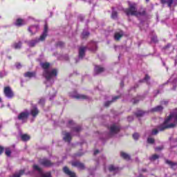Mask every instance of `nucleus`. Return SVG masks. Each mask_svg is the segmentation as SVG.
<instances>
[{
    "instance_id": "bf43d9fd",
    "label": "nucleus",
    "mask_w": 177,
    "mask_h": 177,
    "mask_svg": "<svg viewBox=\"0 0 177 177\" xmlns=\"http://www.w3.org/2000/svg\"><path fill=\"white\" fill-rule=\"evenodd\" d=\"M77 156H82V154H78V153H77Z\"/></svg>"
},
{
    "instance_id": "603ef678",
    "label": "nucleus",
    "mask_w": 177,
    "mask_h": 177,
    "mask_svg": "<svg viewBox=\"0 0 177 177\" xmlns=\"http://www.w3.org/2000/svg\"><path fill=\"white\" fill-rule=\"evenodd\" d=\"M133 103V104H136L139 103V100H135Z\"/></svg>"
},
{
    "instance_id": "69168bd1",
    "label": "nucleus",
    "mask_w": 177,
    "mask_h": 177,
    "mask_svg": "<svg viewBox=\"0 0 177 177\" xmlns=\"http://www.w3.org/2000/svg\"><path fill=\"white\" fill-rule=\"evenodd\" d=\"M176 1H177V0H176Z\"/></svg>"
},
{
    "instance_id": "9b49d317",
    "label": "nucleus",
    "mask_w": 177,
    "mask_h": 177,
    "mask_svg": "<svg viewBox=\"0 0 177 177\" xmlns=\"http://www.w3.org/2000/svg\"><path fill=\"white\" fill-rule=\"evenodd\" d=\"M162 110H164V106L158 105L154 108H152L150 111L151 113H162Z\"/></svg>"
},
{
    "instance_id": "ddd939ff",
    "label": "nucleus",
    "mask_w": 177,
    "mask_h": 177,
    "mask_svg": "<svg viewBox=\"0 0 177 177\" xmlns=\"http://www.w3.org/2000/svg\"><path fill=\"white\" fill-rule=\"evenodd\" d=\"M72 165H73V167H76L77 168H79L80 169H85V165H84V163H82L80 161L73 162Z\"/></svg>"
},
{
    "instance_id": "e2e57ef3",
    "label": "nucleus",
    "mask_w": 177,
    "mask_h": 177,
    "mask_svg": "<svg viewBox=\"0 0 177 177\" xmlns=\"http://www.w3.org/2000/svg\"><path fill=\"white\" fill-rule=\"evenodd\" d=\"M2 128V126L0 124V129H1Z\"/></svg>"
},
{
    "instance_id": "864d4df0",
    "label": "nucleus",
    "mask_w": 177,
    "mask_h": 177,
    "mask_svg": "<svg viewBox=\"0 0 177 177\" xmlns=\"http://www.w3.org/2000/svg\"><path fill=\"white\" fill-rule=\"evenodd\" d=\"M74 124V122L73 120H69L68 121V124L69 125H73Z\"/></svg>"
},
{
    "instance_id": "6e6552de",
    "label": "nucleus",
    "mask_w": 177,
    "mask_h": 177,
    "mask_svg": "<svg viewBox=\"0 0 177 177\" xmlns=\"http://www.w3.org/2000/svg\"><path fill=\"white\" fill-rule=\"evenodd\" d=\"M86 49H88L86 46H81L79 48V59H84Z\"/></svg>"
},
{
    "instance_id": "4d7b16f0",
    "label": "nucleus",
    "mask_w": 177,
    "mask_h": 177,
    "mask_svg": "<svg viewBox=\"0 0 177 177\" xmlns=\"http://www.w3.org/2000/svg\"><path fill=\"white\" fill-rule=\"evenodd\" d=\"M162 103L167 106V104H168V101H163Z\"/></svg>"
},
{
    "instance_id": "4be33fe9",
    "label": "nucleus",
    "mask_w": 177,
    "mask_h": 177,
    "mask_svg": "<svg viewBox=\"0 0 177 177\" xmlns=\"http://www.w3.org/2000/svg\"><path fill=\"white\" fill-rule=\"evenodd\" d=\"M37 75V73L35 72H26V73H24V77L26 78H32L34 77H35V75Z\"/></svg>"
},
{
    "instance_id": "1a4fd4ad",
    "label": "nucleus",
    "mask_w": 177,
    "mask_h": 177,
    "mask_svg": "<svg viewBox=\"0 0 177 177\" xmlns=\"http://www.w3.org/2000/svg\"><path fill=\"white\" fill-rule=\"evenodd\" d=\"M121 131V127L120 126H117L115 124H113L110 127L111 133H118Z\"/></svg>"
},
{
    "instance_id": "6ab92c4d",
    "label": "nucleus",
    "mask_w": 177,
    "mask_h": 177,
    "mask_svg": "<svg viewBox=\"0 0 177 177\" xmlns=\"http://www.w3.org/2000/svg\"><path fill=\"white\" fill-rule=\"evenodd\" d=\"M38 42H39V39H38V38L35 39H32L30 40L28 42V46H30V48H34V46H35Z\"/></svg>"
},
{
    "instance_id": "a19ab883",
    "label": "nucleus",
    "mask_w": 177,
    "mask_h": 177,
    "mask_svg": "<svg viewBox=\"0 0 177 177\" xmlns=\"http://www.w3.org/2000/svg\"><path fill=\"white\" fill-rule=\"evenodd\" d=\"M15 67L18 69L20 70V68H21L22 66L21 64H20V62H17L15 64Z\"/></svg>"
},
{
    "instance_id": "20e7f679",
    "label": "nucleus",
    "mask_w": 177,
    "mask_h": 177,
    "mask_svg": "<svg viewBox=\"0 0 177 177\" xmlns=\"http://www.w3.org/2000/svg\"><path fill=\"white\" fill-rule=\"evenodd\" d=\"M28 117H30V112L28 111H24V112H21L19 115H18V120H19V121H27V120H28Z\"/></svg>"
},
{
    "instance_id": "f03ea898",
    "label": "nucleus",
    "mask_w": 177,
    "mask_h": 177,
    "mask_svg": "<svg viewBox=\"0 0 177 177\" xmlns=\"http://www.w3.org/2000/svg\"><path fill=\"white\" fill-rule=\"evenodd\" d=\"M128 8L124 10V12L127 16H136L138 12V4L128 1Z\"/></svg>"
},
{
    "instance_id": "bb28decb",
    "label": "nucleus",
    "mask_w": 177,
    "mask_h": 177,
    "mask_svg": "<svg viewBox=\"0 0 177 177\" xmlns=\"http://www.w3.org/2000/svg\"><path fill=\"white\" fill-rule=\"evenodd\" d=\"M114 38H115V41H120V39H121V38H122V35L120 34L119 32H117L115 34Z\"/></svg>"
},
{
    "instance_id": "f257e3e1",
    "label": "nucleus",
    "mask_w": 177,
    "mask_h": 177,
    "mask_svg": "<svg viewBox=\"0 0 177 177\" xmlns=\"http://www.w3.org/2000/svg\"><path fill=\"white\" fill-rule=\"evenodd\" d=\"M41 66L44 70L43 75L46 81L51 80L52 77H57V69L54 68L52 71H49V67H50V64L49 62H43L41 64Z\"/></svg>"
},
{
    "instance_id": "b1692460",
    "label": "nucleus",
    "mask_w": 177,
    "mask_h": 177,
    "mask_svg": "<svg viewBox=\"0 0 177 177\" xmlns=\"http://www.w3.org/2000/svg\"><path fill=\"white\" fill-rule=\"evenodd\" d=\"M21 41L16 42L13 44L12 48H14V49H21Z\"/></svg>"
},
{
    "instance_id": "5fc2aeb1",
    "label": "nucleus",
    "mask_w": 177,
    "mask_h": 177,
    "mask_svg": "<svg viewBox=\"0 0 177 177\" xmlns=\"http://www.w3.org/2000/svg\"><path fill=\"white\" fill-rule=\"evenodd\" d=\"M96 154H99V150H98V149H96V150L94 151V156H96Z\"/></svg>"
},
{
    "instance_id": "a18cd8bd",
    "label": "nucleus",
    "mask_w": 177,
    "mask_h": 177,
    "mask_svg": "<svg viewBox=\"0 0 177 177\" xmlns=\"http://www.w3.org/2000/svg\"><path fill=\"white\" fill-rule=\"evenodd\" d=\"M157 133H158V130L157 129L152 130L151 135H157Z\"/></svg>"
},
{
    "instance_id": "423d86ee",
    "label": "nucleus",
    "mask_w": 177,
    "mask_h": 177,
    "mask_svg": "<svg viewBox=\"0 0 177 177\" xmlns=\"http://www.w3.org/2000/svg\"><path fill=\"white\" fill-rule=\"evenodd\" d=\"M106 71V68L104 67H102L100 65H95L94 68V73L95 75H98V74H102V73H104Z\"/></svg>"
},
{
    "instance_id": "a211bd4d",
    "label": "nucleus",
    "mask_w": 177,
    "mask_h": 177,
    "mask_svg": "<svg viewBox=\"0 0 177 177\" xmlns=\"http://www.w3.org/2000/svg\"><path fill=\"white\" fill-rule=\"evenodd\" d=\"M160 3L162 5H165V3H167L168 8L171 9V8H172V4L174 3V0H160Z\"/></svg>"
},
{
    "instance_id": "a878e982",
    "label": "nucleus",
    "mask_w": 177,
    "mask_h": 177,
    "mask_svg": "<svg viewBox=\"0 0 177 177\" xmlns=\"http://www.w3.org/2000/svg\"><path fill=\"white\" fill-rule=\"evenodd\" d=\"M120 156L124 160H131V156H129V155H128V153H126L125 152H122L120 153Z\"/></svg>"
},
{
    "instance_id": "473e14b6",
    "label": "nucleus",
    "mask_w": 177,
    "mask_h": 177,
    "mask_svg": "<svg viewBox=\"0 0 177 177\" xmlns=\"http://www.w3.org/2000/svg\"><path fill=\"white\" fill-rule=\"evenodd\" d=\"M73 131H74L75 132H81V131H82V127H81L80 126H77L76 127H74L73 129Z\"/></svg>"
},
{
    "instance_id": "13d9d810",
    "label": "nucleus",
    "mask_w": 177,
    "mask_h": 177,
    "mask_svg": "<svg viewBox=\"0 0 177 177\" xmlns=\"http://www.w3.org/2000/svg\"><path fill=\"white\" fill-rule=\"evenodd\" d=\"M142 172H146V169L142 170Z\"/></svg>"
},
{
    "instance_id": "2eb2a0df",
    "label": "nucleus",
    "mask_w": 177,
    "mask_h": 177,
    "mask_svg": "<svg viewBox=\"0 0 177 177\" xmlns=\"http://www.w3.org/2000/svg\"><path fill=\"white\" fill-rule=\"evenodd\" d=\"M15 26L17 27H22V26H24L26 24V21H24V19L18 18L15 22Z\"/></svg>"
},
{
    "instance_id": "393cba45",
    "label": "nucleus",
    "mask_w": 177,
    "mask_h": 177,
    "mask_svg": "<svg viewBox=\"0 0 177 177\" xmlns=\"http://www.w3.org/2000/svg\"><path fill=\"white\" fill-rule=\"evenodd\" d=\"M109 171L110 172L118 171V167H115L113 165H111L109 167Z\"/></svg>"
},
{
    "instance_id": "c756f323",
    "label": "nucleus",
    "mask_w": 177,
    "mask_h": 177,
    "mask_svg": "<svg viewBox=\"0 0 177 177\" xmlns=\"http://www.w3.org/2000/svg\"><path fill=\"white\" fill-rule=\"evenodd\" d=\"M158 158H160V156L158 155L153 154L151 158H149V160H151V161H154L156 160H158Z\"/></svg>"
},
{
    "instance_id": "f3484780",
    "label": "nucleus",
    "mask_w": 177,
    "mask_h": 177,
    "mask_svg": "<svg viewBox=\"0 0 177 177\" xmlns=\"http://www.w3.org/2000/svg\"><path fill=\"white\" fill-rule=\"evenodd\" d=\"M72 97L73 99H77V100H85L88 99V96L83 94H77V95H73Z\"/></svg>"
},
{
    "instance_id": "39448f33",
    "label": "nucleus",
    "mask_w": 177,
    "mask_h": 177,
    "mask_svg": "<svg viewBox=\"0 0 177 177\" xmlns=\"http://www.w3.org/2000/svg\"><path fill=\"white\" fill-rule=\"evenodd\" d=\"M40 164L41 165H43V167H46V168L53 167V165H55V163L52 162L50 160L46 158H44L40 160Z\"/></svg>"
},
{
    "instance_id": "c03bdc74",
    "label": "nucleus",
    "mask_w": 177,
    "mask_h": 177,
    "mask_svg": "<svg viewBox=\"0 0 177 177\" xmlns=\"http://www.w3.org/2000/svg\"><path fill=\"white\" fill-rule=\"evenodd\" d=\"M43 33L48 35V25L47 24L44 25V30Z\"/></svg>"
},
{
    "instance_id": "de8ad7c7",
    "label": "nucleus",
    "mask_w": 177,
    "mask_h": 177,
    "mask_svg": "<svg viewBox=\"0 0 177 177\" xmlns=\"http://www.w3.org/2000/svg\"><path fill=\"white\" fill-rule=\"evenodd\" d=\"M41 177H52V175L50 173H47L46 174H43Z\"/></svg>"
},
{
    "instance_id": "680f3d73",
    "label": "nucleus",
    "mask_w": 177,
    "mask_h": 177,
    "mask_svg": "<svg viewBox=\"0 0 177 177\" xmlns=\"http://www.w3.org/2000/svg\"><path fill=\"white\" fill-rule=\"evenodd\" d=\"M1 102H2V99L1 98H0V103H1Z\"/></svg>"
},
{
    "instance_id": "4c0bfd02",
    "label": "nucleus",
    "mask_w": 177,
    "mask_h": 177,
    "mask_svg": "<svg viewBox=\"0 0 177 177\" xmlns=\"http://www.w3.org/2000/svg\"><path fill=\"white\" fill-rule=\"evenodd\" d=\"M56 46H59V48H63V46H64V42H63V41H58L56 44Z\"/></svg>"
},
{
    "instance_id": "0eeeda50",
    "label": "nucleus",
    "mask_w": 177,
    "mask_h": 177,
    "mask_svg": "<svg viewBox=\"0 0 177 177\" xmlns=\"http://www.w3.org/2000/svg\"><path fill=\"white\" fill-rule=\"evenodd\" d=\"M29 114H30V115H32L33 118H35L38 115V114H39V109H38L37 105H34L32 106V108L30 109Z\"/></svg>"
},
{
    "instance_id": "09e8293b",
    "label": "nucleus",
    "mask_w": 177,
    "mask_h": 177,
    "mask_svg": "<svg viewBox=\"0 0 177 177\" xmlns=\"http://www.w3.org/2000/svg\"><path fill=\"white\" fill-rule=\"evenodd\" d=\"M4 150H5V148L2 146H0V156L1 154H2V153H3Z\"/></svg>"
},
{
    "instance_id": "6e6d98bb",
    "label": "nucleus",
    "mask_w": 177,
    "mask_h": 177,
    "mask_svg": "<svg viewBox=\"0 0 177 177\" xmlns=\"http://www.w3.org/2000/svg\"><path fill=\"white\" fill-rule=\"evenodd\" d=\"M120 86H121V88H124V82L123 81H122L120 82Z\"/></svg>"
},
{
    "instance_id": "37998d69",
    "label": "nucleus",
    "mask_w": 177,
    "mask_h": 177,
    "mask_svg": "<svg viewBox=\"0 0 177 177\" xmlns=\"http://www.w3.org/2000/svg\"><path fill=\"white\" fill-rule=\"evenodd\" d=\"M164 147L161 146V147H157L155 148V151H161V150H163Z\"/></svg>"
},
{
    "instance_id": "c85d7f7f",
    "label": "nucleus",
    "mask_w": 177,
    "mask_h": 177,
    "mask_svg": "<svg viewBox=\"0 0 177 177\" xmlns=\"http://www.w3.org/2000/svg\"><path fill=\"white\" fill-rule=\"evenodd\" d=\"M24 170H20L18 174H15L12 176V177H21V175H24Z\"/></svg>"
},
{
    "instance_id": "052dcab7",
    "label": "nucleus",
    "mask_w": 177,
    "mask_h": 177,
    "mask_svg": "<svg viewBox=\"0 0 177 177\" xmlns=\"http://www.w3.org/2000/svg\"><path fill=\"white\" fill-rule=\"evenodd\" d=\"M145 1H146V2L147 3V2H149L150 0H145Z\"/></svg>"
},
{
    "instance_id": "58836bf2",
    "label": "nucleus",
    "mask_w": 177,
    "mask_h": 177,
    "mask_svg": "<svg viewBox=\"0 0 177 177\" xmlns=\"http://www.w3.org/2000/svg\"><path fill=\"white\" fill-rule=\"evenodd\" d=\"M133 138L135 140H138V139H139V133H135L133 134Z\"/></svg>"
},
{
    "instance_id": "4468645a",
    "label": "nucleus",
    "mask_w": 177,
    "mask_h": 177,
    "mask_svg": "<svg viewBox=\"0 0 177 177\" xmlns=\"http://www.w3.org/2000/svg\"><path fill=\"white\" fill-rule=\"evenodd\" d=\"M165 164H167L171 168V169H175L177 168V162H173L169 160H165Z\"/></svg>"
},
{
    "instance_id": "9d476101",
    "label": "nucleus",
    "mask_w": 177,
    "mask_h": 177,
    "mask_svg": "<svg viewBox=\"0 0 177 177\" xmlns=\"http://www.w3.org/2000/svg\"><path fill=\"white\" fill-rule=\"evenodd\" d=\"M62 135H64L63 140H64V142H67L68 143H70V142H71V140L73 138H72L71 134L70 133H66V132L63 131Z\"/></svg>"
},
{
    "instance_id": "72a5a7b5",
    "label": "nucleus",
    "mask_w": 177,
    "mask_h": 177,
    "mask_svg": "<svg viewBox=\"0 0 177 177\" xmlns=\"http://www.w3.org/2000/svg\"><path fill=\"white\" fill-rule=\"evenodd\" d=\"M82 38L85 39L86 38H88V37H89V32H83L82 33Z\"/></svg>"
},
{
    "instance_id": "0e129e2a",
    "label": "nucleus",
    "mask_w": 177,
    "mask_h": 177,
    "mask_svg": "<svg viewBox=\"0 0 177 177\" xmlns=\"http://www.w3.org/2000/svg\"><path fill=\"white\" fill-rule=\"evenodd\" d=\"M158 93H160V91H158Z\"/></svg>"
},
{
    "instance_id": "5701e85b",
    "label": "nucleus",
    "mask_w": 177,
    "mask_h": 177,
    "mask_svg": "<svg viewBox=\"0 0 177 177\" xmlns=\"http://www.w3.org/2000/svg\"><path fill=\"white\" fill-rule=\"evenodd\" d=\"M21 139L22 142H28L31 139V137L28 134H22L21 135Z\"/></svg>"
},
{
    "instance_id": "f8f14e48",
    "label": "nucleus",
    "mask_w": 177,
    "mask_h": 177,
    "mask_svg": "<svg viewBox=\"0 0 177 177\" xmlns=\"http://www.w3.org/2000/svg\"><path fill=\"white\" fill-rule=\"evenodd\" d=\"M63 171H64V174H66V175H68L70 177H77L75 176V173L70 171V169L67 167H64L63 168Z\"/></svg>"
},
{
    "instance_id": "cd10ccee",
    "label": "nucleus",
    "mask_w": 177,
    "mask_h": 177,
    "mask_svg": "<svg viewBox=\"0 0 177 177\" xmlns=\"http://www.w3.org/2000/svg\"><path fill=\"white\" fill-rule=\"evenodd\" d=\"M135 115H136V117H143V115H145V111H138V112L135 113Z\"/></svg>"
},
{
    "instance_id": "7c9ffc66",
    "label": "nucleus",
    "mask_w": 177,
    "mask_h": 177,
    "mask_svg": "<svg viewBox=\"0 0 177 177\" xmlns=\"http://www.w3.org/2000/svg\"><path fill=\"white\" fill-rule=\"evenodd\" d=\"M46 37H48V35L46 33H42L39 39H39V41H44L46 38Z\"/></svg>"
},
{
    "instance_id": "8fccbe9b",
    "label": "nucleus",
    "mask_w": 177,
    "mask_h": 177,
    "mask_svg": "<svg viewBox=\"0 0 177 177\" xmlns=\"http://www.w3.org/2000/svg\"><path fill=\"white\" fill-rule=\"evenodd\" d=\"M171 48V44H168L167 46L164 47V49H169Z\"/></svg>"
},
{
    "instance_id": "aec40b11",
    "label": "nucleus",
    "mask_w": 177,
    "mask_h": 177,
    "mask_svg": "<svg viewBox=\"0 0 177 177\" xmlns=\"http://www.w3.org/2000/svg\"><path fill=\"white\" fill-rule=\"evenodd\" d=\"M120 97H121V96L120 95L113 97L111 101H107L106 102H105L104 104L105 107H109V106L113 102H115V100H118V99H120Z\"/></svg>"
},
{
    "instance_id": "412c9836",
    "label": "nucleus",
    "mask_w": 177,
    "mask_h": 177,
    "mask_svg": "<svg viewBox=\"0 0 177 177\" xmlns=\"http://www.w3.org/2000/svg\"><path fill=\"white\" fill-rule=\"evenodd\" d=\"M138 16H146V10L143 8H140L138 11L137 10L136 17H138Z\"/></svg>"
},
{
    "instance_id": "7ed1b4c3",
    "label": "nucleus",
    "mask_w": 177,
    "mask_h": 177,
    "mask_svg": "<svg viewBox=\"0 0 177 177\" xmlns=\"http://www.w3.org/2000/svg\"><path fill=\"white\" fill-rule=\"evenodd\" d=\"M3 93L6 97H8V99H12L13 96H15V94L13 93V91H12V88H10V86H6L4 87Z\"/></svg>"
},
{
    "instance_id": "49530a36",
    "label": "nucleus",
    "mask_w": 177,
    "mask_h": 177,
    "mask_svg": "<svg viewBox=\"0 0 177 177\" xmlns=\"http://www.w3.org/2000/svg\"><path fill=\"white\" fill-rule=\"evenodd\" d=\"M150 80V76L149 75H145V77H144V81H149Z\"/></svg>"
},
{
    "instance_id": "3c124183",
    "label": "nucleus",
    "mask_w": 177,
    "mask_h": 177,
    "mask_svg": "<svg viewBox=\"0 0 177 177\" xmlns=\"http://www.w3.org/2000/svg\"><path fill=\"white\" fill-rule=\"evenodd\" d=\"M127 120H128V121H133V117H132V116H129V117L127 118Z\"/></svg>"
},
{
    "instance_id": "79ce46f5",
    "label": "nucleus",
    "mask_w": 177,
    "mask_h": 177,
    "mask_svg": "<svg viewBox=\"0 0 177 177\" xmlns=\"http://www.w3.org/2000/svg\"><path fill=\"white\" fill-rule=\"evenodd\" d=\"M38 104L44 106V104H45V100L44 98L40 99L38 102Z\"/></svg>"
},
{
    "instance_id": "2f4dec72",
    "label": "nucleus",
    "mask_w": 177,
    "mask_h": 177,
    "mask_svg": "<svg viewBox=\"0 0 177 177\" xmlns=\"http://www.w3.org/2000/svg\"><path fill=\"white\" fill-rule=\"evenodd\" d=\"M5 153H6V156H7V157H10V156L12 154V151H10V148H6Z\"/></svg>"
},
{
    "instance_id": "f704fd0d",
    "label": "nucleus",
    "mask_w": 177,
    "mask_h": 177,
    "mask_svg": "<svg viewBox=\"0 0 177 177\" xmlns=\"http://www.w3.org/2000/svg\"><path fill=\"white\" fill-rule=\"evenodd\" d=\"M33 169L34 171H38L39 172H42V169L38 167V165H33Z\"/></svg>"
},
{
    "instance_id": "c9c22d12",
    "label": "nucleus",
    "mask_w": 177,
    "mask_h": 177,
    "mask_svg": "<svg viewBox=\"0 0 177 177\" xmlns=\"http://www.w3.org/2000/svg\"><path fill=\"white\" fill-rule=\"evenodd\" d=\"M118 16V13L117 12V11L112 12V14H111L112 19H117Z\"/></svg>"
},
{
    "instance_id": "ea45409f",
    "label": "nucleus",
    "mask_w": 177,
    "mask_h": 177,
    "mask_svg": "<svg viewBox=\"0 0 177 177\" xmlns=\"http://www.w3.org/2000/svg\"><path fill=\"white\" fill-rule=\"evenodd\" d=\"M151 41H152V42H154L155 44H157V42H158V39H157V36H153L151 38Z\"/></svg>"
},
{
    "instance_id": "e433bc0d",
    "label": "nucleus",
    "mask_w": 177,
    "mask_h": 177,
    "mask_svg": "<svg viewBox=\"0 0 177 177\" xmlns=\"http://www.w3.org/2000/svg\"><path fill=\"white\" fill-rule=\"evenodd\" d=\"M154 142H156L154 138H147V143H149L150 145H153V143H154Z\"/></svg>"
},
{
    "instance_id": "dca6fc26",
    "label": "nucleus",
    "mask_w": 177,
    "mask_h": 177,
    "mask_svg": "<svg viewBox=\"0 0 177 177\" xmlns=\"http://www.w3.org/2000/svg\"><path fill=\"white\" fill-rule=\"evenodd\" d=\"M37 30H38V26H32L28 28V31L30 33V35H35V32H37Z\"/></svg>"
}]
</instances>
